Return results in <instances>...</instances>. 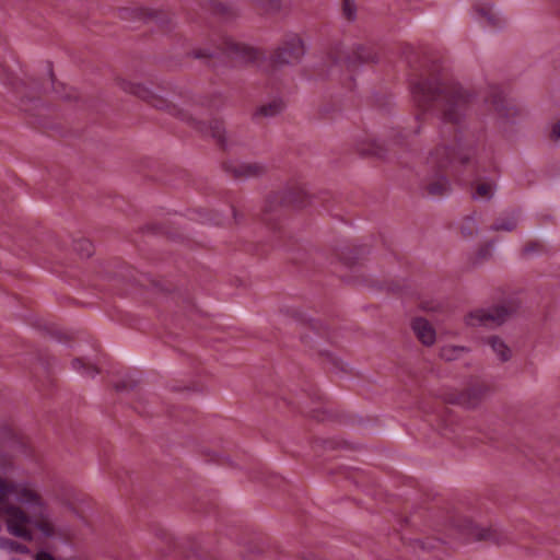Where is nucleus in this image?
<instances>
[{
  "instance_id": "11",
  "label": "nucleus",
  "mask_w": 560,
  "mask_h": 560,
  "mask_svg": "<svg viewBox=\"0 0 560 560\" xmlns=\"http://www.w3.org/2000/svg\"><path fill=\"white\" fill-rule=\"evenodd\" d=\"M487 342L500 361L505 362L511 359L512 350L502 339L494 336L490 337Z\"/></svg>"
},
{
  "instance_id": "2",
  "label": "nucleus",
  "mask_w": 560,
  "mask_h": 560,
  "mask_svg": "<svg viewBox=\"0 0 560 560\" xmlns=\"http://www.w3.org/2000/svg\"><path fill=\"white\" fill-rule=\"evenodd\" d=\"M516 308L515 305H500L488 310H475L465 317V322L471 327L501 325L516 312Z\"/></svg>"
},
{
  "instance_id": "7",
  "label": "nucleus",
  "mask_w": 560,
  "mask_h": 560,
  "mask_svg": "<svg viewBox=\"0 0 560 560\" xmlns=\"http://www.w3.org/2000/svg\"><path fill=\"white\" fill-rule=\"evenodd\" d=\"M412 329L418 339L424 346H432L435 342L436 334L432 325L424 318H415L412 322Z\"/></svg>"
},
{
  "instance_id": "18",
  "label": "nucleus",
  "mask_w": 560,
  "mask_h": 560,
  "mask_svg": "<svg viewBox=\"0 0 560 560\" xmlns=\"http://www.w3.org/2000/svg\"><path fill=\"white\" fill-rule=\"evenodd\" d=\"M517 224V220L514 218V217H511V218H506V219H503L499 222H497L495 224L492 225V230L493 231H512L515 229Z\"/></svg>"
},
{
  "instance_id": "3",
  "label": "nucleus",
  "mask_w": 560,
  "mask_h": 560,
  "mask_svg": "<svg viewBox=\"0 0 560 560\" xmlns=\"http://www.w3.org/2000/svg\"><path fill=\"white\" fill-rule=\"evenodd\" d=\"M304 44L300 36L291 35L277 49L276 61L279 63H295L304 55Z\"/></svg>"
},
{
  "instance_id": "12",
  "label": "nucleus",
  "mask_w": 560,
  "mask_h": 560,
  "mask_svg": "<svg viewBox=\"0 0 560 560\" xmlns=\"http://www.w3.org/2000/svg\"><path fill=\"white\" fill-rule=\"evenodd\" d=\"M467 352L468 349L466 347L447 345L441 349L440 355L446 361H453L462 358Z\"/></svg>"
},
{
  "instance_id": "9",
  "label": "nucleus",
  "mask_w": 560,
  "mask_h": 560,
  "mask_svg": "<svg viewBox=\"0 0 560 560\" xmlns=\"http://www.w3.org/2000/svg\"><path fill=\"white\" fill-rule=\"evenodd\" d=\"M477 19L487 27H499L502 25L503 20L499 12H497L490 4L475 8Z\"/></svg>"
},
{
  "instance_id": "10",
  "label": "nucleus",
  "mask_w": 560,
  "mask_h": 560,
  "mask_svg": "<svg viewBox=\"0 0 560 560\" xmlns=\"http://www.w3.org/2000/svg\"><path fill=\"white\" fill-rule=\"evenodd\" d=\"M486 393L487 388L482 385L471 386L462 393L456 401L466 408H474L481 401Z\"/></svg>"
},
{
  "instance_id": "14",
  "label": "nucleus",
  "mask_w": 560,
  "mask_h": 560,
  "mask_svg": "<svg viewBox=\"0 0 560 560\" xmlns=\"http://www.w3.org/2000/svg\"><path fill=\"white\" fill-rule=\"evenodd\" d=\"M72 366L75 371L82 373L85 376L93 377L98 371L97 369L89 362L83 361L82 359H75L72 361Z\"/></svg>"
},
{
  "instance_id": "24",
  "label": "nucleus",
  "mask_w": 560,
  "mask_h": 560,
  "mask_svg": "<svg viewBox=\"0 0 560 560\" xmlns=\"http://www.w3.org/2000/svg\"><path fill=\"white\" fill-rule=\"evenodd\" d=\"M551 138L555 140H560V119L558 122L552 127L551 131Z\"/></svg>"
},
{
  "instance_id": "16",
  "label": "nucleus",
  "mask_w": 560,
  "mask_h": 560,
  "mask_svg": "<svg viewBox=\"0 0 560 560\" xmlns=\"http://www.w3.org/2000/svg\"><path fill=\"white\" fill-rule=\"evenodd\" d=\"M283 108V104L281 101H272L267 105H262L258 113L266 117H271L279 114Z\"/></svg>"
},
{
  "instance_id": "26",
  "label": "nucleus",
  "mask_w": 560,
  "mask_h": 560,
  "mask_svg": "<svg viewBox=\"0 0 560 560\" xmlns=\"http://www.w3.org/2000/svg\"><path fill=\"white\" fill-rule=\"evenodd\" d=\"M39 528H40V529H43L44 534H47V535H48V534H49V533H48V529H50L51 527H45V526H42V527H39Z\"/></svg>"
},
{
  "instance_id": "1",
  "label": "nucleus",
  "mask_w": 560,
  "mask_h": 560,
  "mask_svg": "<svg viewBox=\"0 0 560 560\" xmlns=\"http://www.w3.org/2000/svg\"><path fill=\"white\" fill-rule=\"evenodd\" d=\"M0 521L7 525H50L52 516L33 481L0 477Z\"/></svg>"
},
{
  "instance_id": "5",
  "label": "nucleus",
  "mask_w": 560,
  "mask_h": 560,
  "mask_svg": "<svg viewBox=\"0 0 560 560\" xmlns=\"http://www.w3.org/2000/svg\"><path fill=\"white\" fill-rule=\"evenodd\" d=\"M118 86L126 93L133 94L144 101L150 102L153 106L159 107L162 101L158 100L153 92L139 82H133L126 79L118 80Z\"/></svg>"
},
{
  "instance_id": "22",
  "label": "nucleus",
  "mask_w": 560,
  "mask_h": 560,
  "mask_svg": "<svg viewBox=\"0 0 560 560\" xmlns=\"http://www.w3.org/2000/svg\"><path fill=\"white\" fill-rule=\"evenodd\" d=\"M77 250L81 252V255L84 257H89L92 255V244L89 241H80L77 245Z\"/></svg>"
},
{
  "instance_id": "25",
  "label": "nucleus",
  "mask_w": 560,
  "mask_h": 560,
  "mask_svg": "<svg viewBox=\"0 0 560 560\" xmlns=\"http://www.w3.org/2000/svg\"><path fill=\"white\" fill-rule=\"evenodd\" d=\"M261 171V167L257 166V165H249L247 166V174L248 175H256L258 174L259 172Z\"/></svg>"
},
{
  "instance_id": "13",
  "label": "nucleus",
  "mask_w": 560,
  "mask_h": 560,
  "mask_svg": "<svg viewBox=\"0 0 560 560\" xmlns=\"http://www.w3.org/2000/svg\"><path fill=\"white\" fill-rule=\"evenodd\" d=\"M494 186L491 183H479L472 197L476 200H490L494 192Z\"/></svg>"
},
{
  "instance_id": "20",
  "label": "nucleus",
  "mask_w": 560,
  "mask_h": 560,
  "mask_svg": "<svg viewBox=\"0 0 560 560\" xmlns=\"http://www.w3.org/2000/svg\"><path fill=\"white\" fill-rule=\"evenodd\" d=\"M252 3L261 7L266 11H278L282 0H249Z\"/></svg>"
},
{
  "instance_id": "23",
  "label": "nucleus",
  "mask_w": 560,
  "mask_h": 560,
  "mask_svg": "<svg viewBox=\"0 0 560 560\" xmlns=\"http://www.w3.org/2000/svg\"><path fill=\"white\" fill-rule=\"evenodd\" d=\"M343 13L348 20H353L355 18V5H354L353 1L345 0Z\"/></svg>"
},
{
  "instance_id": "15",
  "label": "nucleus",
  "mask_w": 560,
  "mask_h": 560,
  "mask_svg": "<svg viewBox=\"0 0 560 560\" xmlns=\"http://www.w3.org/2000/svg\"><path fill=\"white\" fill-rule=\"evenodd\" d=\"M0 549L8 550V551H15L20 553H26L28 552V549L26 546L15 542L11 539L0 537Z\"/></svg>"
},
{
  "instance_id": "4",
  "label": "nucleus",
  "mask_w": 560,
  "mask_h": 560,
  "mask_svg": "<svg viewBox=\"0 0 560 560\" xmlns=\"http://www.w3.org/2000/svg\"><path fill=\"white\" fill-rule=\"evenodd\" d=\"M444 115L451 121H456L466 107L467 95L462 91H455L445 95Z\"/></svg>"
},
{
  "instance_id": "6",
  "label": "nucleus",
  "mask_w": 560,
  "mask_h": 560,
  "mask_svg": "<svg viewBox=\"0 0 560 560\" xmlns=\"http://www.w3.org/2000/svg\"><path fill=\"white\" fill-rule=\"evenodd\" d=\"M440 92L441 88L430 82H420L412 88L413 98L419 105L435 100Z\"/></svg>"
},
{
  "instance_id": "19",
  "label": "nucleus",
  "mask_w": 560,
  "mask_h": 560,
  "mask_svg": "<svg viewBox=\"0 0 560 560\" xmlns=\"http://www.w3.org/2000/svg\"><path fill=\"white\" fill-rule=\"evenodd\" d=\"M205 132L215 138L220 143L224 142V127L222 122L214 121L213 125L210 126L209 130H206Z\"/></svg>"
},
{
  "instance_id": "17",
  "label": "nucleus",
  "mask_w": 560,
  "mask_h": 560,
  "mask_svg": "<svg viewBox=\"0 0 560 560\" xmlns=\"http://www.w3.org/2000/svg\"><path fill=\"white\" fill-rule=\"evenodd\" d=\"M9 535L22 538L24 540H32V527H7Z\"/></svg>"
},
{
  "instance_id": "8",
  "label": "nucleus",
  "mask_w": 560,
  "mask_h": 560,
  "mask_svg": "<svg viewBox=\"0 0 560 560\" xmlns=\"http://www.w3.org/2000/svg\"><path fill=\"white\" fill-rule=\"evenodd\" d=\"M460 529V534L469 535L474 540H489L500 544L498 529L499 527H457Z\"/></svg>"
},
{
  "instance_id": "21",
  "label": "nucleus",
  "mask_w": 560,
  "mask_h": 560,
  "mask_svg": "<svg viewBox=\"0 0 560 560\" xmlns=\"http://www.w3.org/2000/svg\"><path fill=\"white\" fill-rule=\"evenodd\" d=\"M448 182L444 177H440L436 183L430 184L428 189L431 195H442L447 190Z\"/></svg>"
}]
</instances>
